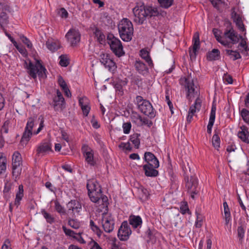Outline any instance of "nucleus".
<instances>
[{"label":"nucleus","instance_id":"obj_1","mask_svg":"<svg viewBox=\"0 0 249 249\" xmlns=\"http://www.w3.org/2000/svg\"><path fill=\"white\" fill-rule=\"evenodd\" d=\"M119 33L121 39L125 42L132 40L134 28L131 21L127 18H123L118 25Z\"/></svg>","mask_w":249,"mask_h":249},{"label":"nucleus","instance_id":"obj_2","mask_svg":"<svg viewBox=\"0 0 249 249\" xmlns=\"http://www.w3.org/2000/svg\"><path fill=\"white\" fill-rule=\"evenodd\" d=\"M136 104L139 110L145 115L152 119L155 117L156 111L153 108L151 103L142 96L138 95L136 97Z\"/></svg>","mask_w":249,"mask_h":249},{"label":"nucleus","instance_id":"obj_3","mask_svg":"<svg viewBox=\"0 0 249 249\" xmlns=\"http://www.w3.org/2000/svg\"><path fill=\"white\" fill-rule=\"evenodd\" d=\"M132 11L134 16V21L138 25L143 24L147 17L146 6L144 2L141 0L137 1Z\"/></svg>","mask_w":249,"mask_h":249},{"label":"nucleus","instance_id":"obj_4","mask_svg":"<svg viewBox=\"0 0 249 249\" xmlns=\"http://www.w3.org/2000/svg\"><path fill=\"white\" fill-rule=\"evenodd\" d=\"M27 69L29 74L34 79L36 78L37 74L39 78L45 79L47 77V70L42 65L40 60H36L35 64L30 61Z\"/></svg>","mask_w":249,"mask_h":249},{"label":"nucleus","instance_id":"obj_5","mask_svg":"<svg viewBox=\"0 0 249 249\" xmlns=\"http://www.w3.org/2000/svg\"><path fill=\"white\" fill-rule=\"evenodd\" d=\"M88 195L90 200L94 202L99 203L102 196L101 188L96 181H89L87 184Z\"/></svg>","mask_w":249,"mask_h":249},{"label":"nucleus","instance_id":"obj_6","mask_svg":"<svg viewBox=\"0 0 249 249\" xmlns=\"http://www.w3.org/2000/svg\"><path fill=\"white\" fill-rule=\"evenodd\" d=\"M107 39L111 50L117 56L120 57L125 54L121 41L112 34H108Z\"/></svg>","mask_w":249,"mask_h":249},{"label":"nucleus","instance_id":"obj_7","mask_svg":"<svg viewBox=\"0 0 249 249\" xmlns=\"http://www.w3.org/2000/svg\"><path fill=\"white\" fill-rule=\"evenodd\" d=\"M225 25L226 28L224 30V36L225 38L229 39L233 44L237 43L240 38H242V36L238 35L234 30L231 22L229 20H225Z\"/></svg>","mask_w":249,"mask_h":249},{"label":"nucleus","instance_id":"obj_8","mask_svg":"<svg viewBox=\"0 0 249 249\" xmlns=\"http://www.w3.org/2000/svg\"><path fill=\"white\" fill-rule=\"evenodd\" d=\"M22 159L18 152H15L12 157V174L15 179L20 175L22 168L21 166Z\"/></svg>","mask_w":249,"mask_h":249},{"label":"nucleus","instance_id":"obj_9","mask_svg":"<svg viewBox=\"0 0 249 249\" xmlns=\"http://www.w3.org/2000/svg\"><path fill=\"white\" fill-rule=\"evenodd\" d=\"M181 85L184 86L187 90L186 97L190 100L192 95L195 94V89L194 80L191 77L182 78L180 80Z\"/></svg>","mask_w":249,"mask_h":249},{"label":"nucleus","instance_id":"obj_10","mask_svg":"<svg viewBox=\"0 0 249 249\" xmlns=\"http://www.w3.org/2000/svg\"><path fill=\"white\" fill-rule=\"evenodd\" d=\"M131 233V230L128 225L127 222L124 221L118 231V237L121 241H126Z\"/></svg>","mask_w":249,"mask_h":249},{"label":"nucleus","instance_id":"obj_11","mask_svg":"<svg viewBox=\"0 0 249 249\" xmlns=\"http://www.w3.org/2000/svg\"><path fill=\"white\" fill-rule=\"evenodd\" d=\"M198 182L197 179L194 177H191L190 179L188 178L186 183V187L187 191L191 194V196L193 199L195 198V195H196L198 193L197 190Z\"/></svg>","mask_w":249,"mask_h":249},{"label":"nucleus","instance_id":"obj_12","mask_svg":"<svg viewBox=\"0 0 249 249\" xmlns=\"http://www.w3.org/2000/svg\"><path fill=\"white\" fill-rule=\"evenodd\" d=\"M65 37L71 42V46H75L79 42L81 35L78 30L71 28L66 34Z\"/></svg>","mask_w":249,"mask_h":249},{"label":"nucleus","instance_id":"obj_13","mask_svg":"<svg viewBox=\"0 0 249 249\" xmlns=\"http://www.w3.org/2000/svg\"><path fill=\"white\" fill-rule=\"evenodd\" d=\"M65 103V99L61 92L57 89L56 91V95L53 97V100L51 105L56 110H62L64 107L63 105Z\"/></svg>","mask_w":249,"mask_h":249},{"label":"nucleus","instance_id":"obj_14","mask_svg":"<svg viewBox=\"0 0 249 249\" xmlns=\"http://www.w3.org/2000/svg\"><path fill=\"white\" fill-rule=\"evenodd\" d=\"M231 18L238 30L241 32H245L246 28L242 19V17L240 14L235 12V7H233L231 10Z\"/></svg>","mask_w":249,"mask_h":249},{"label":"nucleus","instance_id":"obj_15","mask_svg":"<svg viewBox=\"0 0 249 249\" xmlns=\"http://www.w3.org/2000/svg\"><path fill=\"white\" fill-rule=\"evenodd\" d=\"M193 49L189 50V55L191 59H195L196 55V52L200 48L199 35L198 32L195 33L193 38Z\"/></svg>","mask_w":249,"mask_h":249},{"label":"nucleus","instance_id":"obj_16","mask_svg":"<svg viewBox=\"0 0 249 249\" xmlns=\"http://www.w3.org/2000/svg\"><path fill=\"white\" fill-rule=\"evenodd\" d=\"M82 151L86 161L90 165H94L95 161L93 159V151L91 148L87 145H84L82 147Z\"/></svg>","mask_w":249,"mask_h":249},{"label":"nucleus","instance_id":"obj_17","mask_svg":"<svg viewBox=\"0 0 249 249\" xmlns=\"http://www.w3.org/2000/svg\"><path fill=\"white\" fill-rule=\"evenodd\" d=\"M144 160L147 162L146 164H149L154 167H159V162L155 156L150 152H146L144 155Z\"/></svg>","mask_w":249,"mask_h":249},{"label":"nucleus","instance_id":"obj_18","mask_svg":"<svg viewBox=\"0 0 249 249\" xmlns=\"http://www.w3.org/2000/svg\"><path fill=\"white\" fill-rule=\"evenodd\" d=\"M34 125H26L25 131L22 135L20 144L24 147L26 145L33 134L32 130Z\"/></svg>","mask_w":249,"mask_h":249},{"label":"nucleus","instance_id":"obj_19","mask_svg":"<svg viewBox=\"0 0 249 249\" xmlns=\"http://www.w3.org/2000/svg\"><path fill=\"white\" fill-rule=\"evenodd\" d=\"M100 57V62L109 70H111L115 66V62L109 58L108 54L102 53Z\"/></svg>","mask_w":249,"mask_h":249},{"label":"nucleus","instance_id":"obj_20","mask_svg":"<svg viewBox=\"0 0 249 249\" xmlns=\"http://www.w3.org/2000/svg\"><path fill=\"white\" fill-rule=\"evenodd\" d=\"M114 226V222L111 219V217L103 218L102 226L107 232L109 233L111 232Z\"/></svg>","mask_w":249,"mask_h":249},{"label":"nucleus","instance_id":"obj_21","mask_svg":"<svg viewBox=\"0 0 249 249\" xmlns=\"http://www.w3.org/2000/svg\"><path fill=\"white\" fill-rule=\"evenodd\" d=\"M135 67L136 71L143 75H147L149 70L146 65L141 60H136L135 63Z\"/></svg>","mask_w":249,"mask_h":249},{"label":"nucleus","instance_id":"obj_22","mask_svg":"<svg viewBox=\"0 0 249 249\" xmlns=\"http://www.w3.org/2000/svg\"><path fill=\"white\" fill-rule=\"evenodd\" d=\"M241 130L238 133L237 136L243 142L249 143V131L245 125H242L240 127Z\"/></svg>","mask_w":249,"mask_h":249},{"label":"nucleus","instance_id":"obj_23","mask_svg":"<svg viewBox=\"0 0 249 249\" xmlns=\"http://www.w3.org/2000/svg\"><path fill=\"white\" fill-rule=\"evenodd\" d=\"M158 167H154L149 164L143 165V169L144 171L145 175L147 177H155L158 175V171L156 170Z\"/></svg>","mask_w":249,"mask_h":249},{"label":"nucleus","instance_id":"obj_24","mask_svg":"<svg viewBox=\"0 0 249 249\" xmlns=\"http://www.w3.org/2000/svg\"><path fill=\"white\" fill-rule=\"evenodd\" d=\"M67 207L68 209V213L71 211L73 214L75 213H78L81 209V204L76 200H71L67 204Z\"/></svg>","mask_w":249,"mask_h":249},{"label":"nucleus","instance_id":"obj_25","mask_svg":"<svg viewBox=\"0 0 249 249\" xmlns=\"http://www.w3.org/2000/svg\"><path fill=\"white\" fill-rule=\"evenodd\" d=\"M79 103L83 111V114L87 116L90 109V107L88 105V99L85 97L81 98L79 100Z\"/></svg>","mask_w":249,"mask_h":249},{"label":"nucleus","instance_id":"obj_26","mask_svg":"<svg viewBox=\"0 0 249 249\" xmlns=\"http://www.w3.org/2000/svg\"><path fill=\"white\" fill-rule=\"evenodd\" d=\"M129 222L134 228H137L142 225V219L139 215H131L129 217Z\"/></svg>","mask_w":249,"mask_h":249},{"label":"nucleus","instance_id":"obj_27","mask_svg":"<svg viewBox=\"0 0 249 249\" xmlns=\"http://www.w3.org/2000/svg\"><path fill=\"white\" fill-rule=\"evenodd\" d=\"M93 34L97 38V40L101 44H105L106 36L102 31L98 27H95L93 30Z\"/></svg>","mask_w":249,"mask_h":249},{"label":"nucleus","instance_id":"obj_28","mask_svg":"<svg viewBox=\"0 0 249 249\" xmlns=\"http://www.w3.org/2000/svg\"><path fill=\"white\" fill-rule=\"evenodd\" d=\"M140 55L148 63L149 67L150 68H153L154 64L150 56L149 52L143 49L140 51Z\"/></svg>","mask_w":249,"mask_h":249},{"label":"nucleus","instance_id":"obj_29","mask_svg":"<svg viewBox=\"0 0 249 249\" xmlns=\"http://www.w3.org/2000/svg\"><path fill=\"white\" fill-rule=\"evenodd\" d=\"M58 84L63 90V91L65 92V94L66 96L70 97L71 96V93L68 87V86L66 82L61 75L58 76Z\"/></svg>","mask_w":249,"mask_h":249},{"label":"nucleus","instance_id":"obj_30","mask_svg":"<svg viewBox=\"0 0 249 249\" xmlns=\"http://www.w3.org/2000/svg\"><path fill=\"white\" fill-rule=\"evenodd\" d=\"M127 83V81L126 79L125 78L124 80H121L120 79H116L115 81H114L113 82V85L114 86V88L116 90L119 91L121 92L122 94L123 93V88L124 86L126 85Z\"/></svg>","mask_w":249,"mask_h":249},{"label":"nucleus","instance_id":"obj_31","mask_svg":"<svg viewBox=\"0 0 249 249\" xmlns=\"http://www.w3.org/2000/svg\"><path fill=\"white\" fill-rule=\"evenodd\" d=\"M52 151L51 145L48 142H44L41 143L36 150L37 155H39L40 154H45L46 152Z\"/></svg>","mask_w":249,"mask_h":249},{"label":"nucleus","instance_id":"obj_32","mask_svg":"<svg viewBox=\"0 0 249 249\" xmlns=\"http://www.w3.org/2000/svg\"><path fill=\"white\" fill-rule=\"evenodd\" d=\"M220 58V51L216 49L212 50L207 54V58L209 61L218 60Z\"/></svg>","mask_w":249,"mask_h":249},{"label":"nucleus","instance_id":"obj_33","mask_svg":"<svg viewBox=\"0 0 249 249\" xmlns=\"http://www.w3.org/2000/svg\"><path fill=\"white\" fill-rule=\"evenodd\" d=\"M201 106V100L197 97L194 104V105L192 106L190 108L188 113L194 115L196 110H199Z\"/></svg>","mask_w":249,"mask_h":249},{"label":"nucleus","instance_id":"obj_34","mask_svg":"<svg viewBox=\"0 0 249 249\" xmlns=\"http://www.w3.org/2000/svg\"><path fill=\"white\" fill-rule=\"evenodd\" d=\"M46 45L47 48L52 52L57 51L60 47L59 42H54L50 40H48L46 42Z\"/></svg>","mask_w":249,"mask_h":249},{"label":"nucleus","instance_id":"obj_35","mask_svg":"<svg viewBox=\"0 0 249 249\" xmlns=\"http://www.w3.org/2000/svg\"><path fill=\"white\" fill-rule=\"evenodd\" d=\"M223 207L224 211V218L225 220V224L228 225L231 220V213L228 204L226 202H224L223 203Z\"/></svg>","mask_w":249,"mask_h":249},{"label":"nucleus","instance_id":"obj_36","mask_svg":"<svg viewBox=\"0 0 249 249\" xmlns=\"http://www.w3.org/2000/svg\"><path fill=\"white\" fill-rule=\"evenodd\" d=\"M23 196V186L22 185H19L18 186V190L16 194L15 199V205H18L20 203V201L21 200Z\"/></svg>","mask_w":249,"mask_h":249},{"label":"nucleus","instance_id":"obj_37","mask_svg":"<svg viewBox=\"0 0 249 249\" xmlns=\"http://www.w3.org/2000/svg\"><path fill=\"white\" fill-rule=\"evenodd\" d=\"M140 134L135 133L131 135L130 137V141L133 143L136 148H139V147L140 144Z\"/></svg>","mask_w":249,"mask_h":249},{"label":"nucleus","instance_id":"obj_38","mask_svg":"<svg viewBox=\"0 0 249 249\" xmlns=\"http://www.w3.org/2000/svg\"><path fill=\"white\" fill-rule=\"evenodd\" d=\"M146 10L147 17L149 16L151 18L152 17L158 16L159 15V12L157 8L150 6H146Z\"/></svg>","mask_w":249,"mask_h":249},{"label":"nucleus","instance_id":"obj_39","mask_svg":"<svg viewBox=\"0 0 249 249\" xmlns=\"http://www.w3.org/2000/svg\"><path fill=\"white\" fill-rule=\"evenodd\" d=\"M8 17L5 12H2L0 14V25L1 28L8 23Z\"/></svg>","mask_w":249,"mask_h":249},{"label":"nucleus","instance_id":"obj_40","mask_svg":"<svg viewBox=\"0 0 249 249\" xmlns=\"http://www.w3.org/2000/svg\"><path fill=\"white\" fill-rule=\"evenodd\" d=\"M41 213L48 223L52 224L54 222L55 219L53 216L51 214L48 213L45 210H42L41 211Z\"/></svg>","mask_w":249,"mask_h":249},{"label":"nucleus","instance_id":"obj_41","mask_svg":"<svg viewBox=\"0 0 249 249\" xmlns=\"http://www.w3.org/2000/svg\"><path fill=\"white\" fill-rule=\"evenodd\" d=\"M226 54L231 55L233 57V60H236L241 58V56L237 51H233L230 50H225Z\"/></svg>","mask_w":249,"mask_h":249},{"label":"nucleus","instance_id":"obj_42","mask_svg":"<svg viewBox=\"0 0 249 249\" xmlns=\"http://www.w3.org/2000/svg\"><path fill=\"white\" fill-rule=\"evenodd\" d=\"M160 6L165 9H167L172 6L174 2V0H158Z\"/></svg>","mask_w":249,"mask_h":249},{"label":"nucleus","instance_id":"obj_43","mask_svg":"<svg viewBox=\"0 0 249 249\" xmlns=\"http://www.w3.org/2000/svg\"><path fill=\"white\" fill-rule=\"evenodd\" d=\"M220 138L218 136L216 130H215V134L213 136L212 138L213 145L215 148L217 149L220 147Z\"/></svg>","mask_w":249,"mask_h":249},{"label":"nucleus","instance_id":"obj_44","mask_svg":"<svg viewBox=\"0 0 249 249\" xmlns=\"http://www.w3.org/2000/svg\"><path fill=\"white\" fill-rule=\"evenodd\" d=\"M215 111H216V107L215 105H213L208 124H213L215 118Z\"/></svg>","mask_w":249,"mask_h":249},{"label":"nucleus","instance_id":"obj_45","mask_svg":"<svg viewBox=\"0 0 249 249\" xmlns=\"http://www.w3.org/2000/svg\"><path fill=\"white\" fill-rule=\"evenodd\" d=\"M240 114L245 122L249 124V111L246 108H243Z\"/></svg>","mask_w":249,"mask_h":249},{"label":"nucleus","instance_id":"obj_46","mask_svg":"<svg viewBox=\"0 0 249 249\" xmlns=\"http://www.w3.org/2000/svg\"><path fill=\"white\" fill-rule=\"evenodd\" d=\"M6 160L2 156H0V173L5 171L6 168Z\"/></svg>","mask_w":249,"mask_h":249},{"label":"nucleus","instance_id":"obj_47","mask_svg":"<svg viewBox=\"0 0 249 249\" xmlns=\"http://www.w3.org/2000/svg\"><path fill=\"white\" fill-rule=\"evenodd\" d=\"M62 229L65 234L68 236L74 238L77 233L70 229H67L65 226H62Z\"/></svg>","mask_w":249,"mask_h":249},{"label":"nucleus","instance_id":"obj_48","mask_svg":"<svg viewBox=\"0 0 249 249\" xmlns=\"http://www.w3.org/2000/svg\"><path fill=\"white\" fill-rule=\"evenodd\" d=\"M213 6L217 10H219V5L223 4L224 5H227L222 0H209Z\"/></svg>","mask_w":249,"mask_h":249},{"label":"nucleus","instance_id":"obj_49","mask_svg":"<svg viewBox=\"0 0 249 249\" xmlns=\"http://www.w3.org/2000/svg\"><path fill=\"white\" fill-rule=\"evenodd\" d=\"M60 61L59 64L62 67H67L69 64V60L67 59V57L64 55H61L59 57Z\"/></svg>","mask_w":249,"mask_h":249},{"label":"nucleus","instance_id":"obj_50","mask_svg":"<svg viewBox=\"0 0 249 249\" xmlns=\"http://www.w3.org/2000/svg\"><path fill=\"white\" fill-rule=\"evenodd\" d=\"M141 115L137 112H132L131 115V121L133 123H139Z\"/></svg>","mask_w":249,"mask_h":249},{"label":"nucleus","instance_id":"obj_51","mask_svg":"<svg viewBox=\"0 0 249 249\" xmlns=\"http://www.w3.org/2000/svg\"><path fill=\"white\" fill-rule=\"evenodd\" d=\"M68 224L74 229H78L80 227V223L74 219H70L68 221Z\"/></svg>","mask_w":249,"mask_h":249},{"label":"nucleus","instance_id":"obj_52","mask_svg":"<svg viewBox=\"0 0 249 249\" xmlns=\"http://www.w3.org/2000/svg\"><path fill=\"white\" fill-rule=\"evenodd\" d=\"M55 203V210L60 213H65V211L64 208L60 205V204L57 200L54 202Z\"/></svg>","mask_w":249,"mask_h":249},{"label":"nucleus","instance_id":"obj_53","mask_svg":"<svg viewBox=\"0 0 249 249\" xmlns=\"http://www.w3.org/2000/svg\"><path fill=\"white\" fill-rule=\"evenodd\" d=\"M216 40L220 43L222 45L227 47L228 48H231L232 45H231L230 42H228L227 40H224L222 39V37L220 36H218V38H216Z\"/></svg>","mask_w":249,"mask_h":249},{"label":"nucleus","instance_id":"obj_54","mask_svg":"<svg viewBox=\"0 0 249 249\" xmlns=\"http://www.w3.org/2000/svg\"><path fill=\"white\" fill-rule=\"evenodd\" d=\"M216 40L220 43L222 45L227 47L228 48H231L232 45H231L230 42H228L227 40H224L222 39V37L220 36H218V38H216Z\"/></svg>","mask_w":249,"mask_h":249},{"label":"nucleus","instance_id":"obj_55","mask_svg":"<svg viewBox=\"0 0 249 249\" xmlns=\"http://www.w3.org/2000/svg\"><path fill=\"white\" fill-rule=\"evenodd\" d=\"M21 39L23 43L26 45L28 48H32V44L31 42L28 39V38H27L26 36H23L22 37H21Z\"/></svg>","mask_w":249,"mask_h":249},{"label":"nucleus","instance_id":"obj_56","mask_svg":"<svg viewBox=\"0 0 249 249\" xmlns=\"http://www.w3.org/2000/svg\"><path fill=\"white\" fill-rule=\"evenodd\" d=\"M58 14L62 18H66L68 17V13L64 8H61L59 9Z\"/></svg>","mask_w":249,"mask_h":249},{"label":"nucleus","instance_id":"obj_57","mask_svg":"<svg viewBox=\"0 0 249 249\" xmlns=\"http://www.w3.org/2000/svg\"><path fill=\"white\" fill-rule=\"evenodd\" d=\"M146 234L147 237L149 238V240L147 241L148 242H149L150 241H151L152 243L155 242V237L152 234L151 230L149 229H148V230L147 231Z\"/></svg>","mask_w":249,"mask_h":249},{"label":"nucleus","instance_id":"obj_58","mask_svg":"<svg viewBox=\"0 0 249 249\" xmlns=\"http://www.w3.org/2000/svg\"><path fill=\"white\" fill-rule=\"evenodd\" d=\"M139 123H142V124H153L152 121H149L148 118L146 117H142L141 116Z\"/></svg>","mask_w":249,"mask_h":249},{"label":"nucleus","instance_id":"obj_59","mask_svg":"<svg viewBox=\"0 0 249 249\" xmlns=\"http://www.w3.org/2000/svg\"><path fill=\"white\" fill-rule=\"evenodd\" d=\"M244 230L242 226H239L237 229L238 236L240 240L242 239L244 236Z\"/></svg>","mask_w":249,"mask_h":249},{"label":"nucleus","instance_id":"obj_60","mask_svg":"<svg viewBox=\"0 0 249 249\" xmlns=\"http://www.w3.org/2000/svg\"><path fill=\"white\" fill-rule=\"evenodd\" d=\"M246 33H245L244 34V37L242 36V38H240V39L241 40V41L239 43L238 46V48H239L240 47L244 48L245 46L247 45V38L245 37Z\"/></svg>","mask_w":249,"mask_h":249},{"label":"nucleus","instance_id":"obj_61","mask_svg":"<svg viewBox=\"0 0 249 249\" xmlns=\"http://www.w3.org/2000/svg\"><path fill=\"white\" fill-rule=\"evenodd\" d=\"M223 80L228 84H232L233 82L232 76L228 74V73L224 74L223 76Z\"/></svg>","mask_w":249,"mask_h":249},{"label":"nucleus","instance_id":"obj_62","mask_svg":"<svg viewBox=\"0 0 249 249\" xmlns=\"http://www.w3.org/2000/svg\"><path fill=\"white\" fill-rule=\"evenodd\" d=\"M196 214L197 218L195 225L196 228H199L202 226V218L199 214H198L197 213H196Z\"/></svg>","mask_w":249,"mask_h":249},{"label":"nucleus","instance_id":"obj_63","mask_svg":"<svg viewBox=\"0 0 249 249\" xmlns=\"http://www.w3.org/2000/svg\"><path fill=\"white\" fill-rule=\"evenodd\" d=\"M44 118L42 115L39 116H35V124H43Z\"/></svg>","mask_w":249,"mask_h":249},{"label":"nucleus","instance_id":"obj_64","mask_svg":"<svg viewBox=\"0 0 249 249\" xmlns=\"http://www.w3.org/2000/svg\"><path fill=\"white\" fill-rule=\"evenodd\" d=\"M10 242L9 239H6L1 247V249H11L10 247Z\"/></svg>","mask_w":249,"mask_h":249}]
</instances>
